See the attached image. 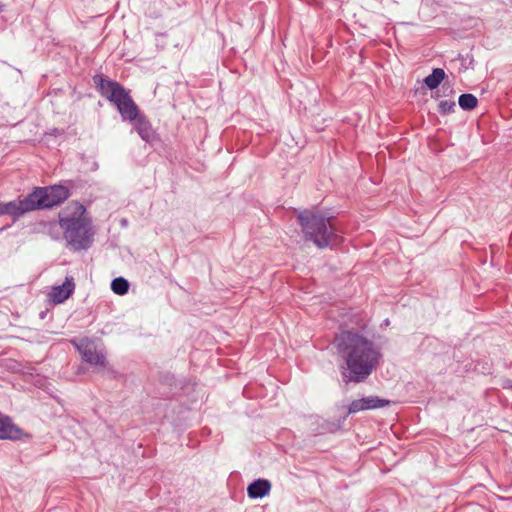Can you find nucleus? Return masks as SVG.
Returning <instances> with one entry per match:
<instances>
[{"instance_id":"obj_1","label":"nucleus","mask_w":512,"mask_h":512,"mask_svg":"<svg viewBox=\"0 0 512 512\" xmlns=\"http://www.w3.org/2000/svg\"><path fill=\"white\" fill-rule=\"evenodd\" d=\"M338 355L346 367H342L343 382H364L379 365L382 353L369 338L354 330H342L334 338Z\"/></svg>"},{"instance_id":"obj_2","label":"nucleus","mask_w":512,"mask_h":512,"mask_svg":"<svg viewBox=\"0 0 512 512\" xmlns=\"http://www.w3.org/2000/svg\"><path fill=\"white\" fill-rule=\"evenodd\" d=\"M92 79L100 95L117 108L123 121L133 123L134 129L143 141L151 145L159 141V135L153 129L151 122L140 112L139 107L124 86L102 74H96Z\"/></svg>"},{"instance_id":"obj_3","label":"nucleus","mask_w":512,"mask_h":512,"mask_svg":"<svg viewBox=\"0 0 512 512\" xmlns=\"http://www.w3.org/2000/svg\"><path fill=\"white\" fill-rule=\"evenodd\" d=\"M76 210V213L70 216L59 214L58 221L67 247L74 252L89 249L95 235L92 220L86 214V208L76 203Z\"/></svg>"},{"instance_id":"obj_4","label":"nucleus","mask_w":512,"mask_h":512,"mask_svg":"<svg viewBox=\"0 0 512 512\" xmlns=\"http://www.w3.org/2000/svg\"><path fill=\"white\" fill-rule=\"evenodd\" d=\"M303 237L319 249L332 247L338 243L339 236L334 225V217L313 210H304L297 216Z\"/></svg>"},{"instance_id":"obj_5","label":"nucleus","mask_w":512,"mask_h":512,"mask_svg":"<svg viewBox=\"0 0 512 512\" xmlns=\"http://www.w3.org/2000/svg\"><path fill=\"white\" fill-rule=\"evenodd\" d=\"M70 195V190L60 184L37 186L27 195V201L31 211L46 210L61 205Z\"/></svg>"},{"instance_id":"obj_6","label":"nucleus","mask_w":512,"mask_h":512,"mask_svg":"<svg viewBox=\"0 0 512 512\" xmlns=\"http://www.w3.org/2000/svg\"><path fill=\"white\" fill-rule=\"evenodd\" d=\"M31 438V434L17 426L10 416L0 412V440L27 442Z\"/></svg>"},{"instance_id":"obj_7","label":"nucleus","mask_w":512,"mask_h":512,"mask_svg":"<svg viewBox=\"0 0 512 512\" xmlns=\"http://www.w3.org/2000/svg\"><path fill=\"white\" fill-rule=\"evenodd\" d=\"M390 404L389 400L382 399L378 396H367L361 399L353 400L347 409V415L355 414L360 411L382 408Z\"/></svg>"},{"instance_id":"obj_8","label":"nucleus","mask_w":512,"mask_h":512,"mask_svg":"<svg viewBox=\"0 0 512 512\" xmlns=\"http://www.w3.org/2000/svg\"><path fill=\"white\" fill-rule=\"evenodd\" d=\"M32 212L30 209L27 196L24 198H18L13 201L0 203V215H9L13 221H17L24 214Z\"/></svg>"},{"instance_id":"obj_9","label":"nucleus","mask_w":512,"mask_h":512,"mask_svg":"<svg viewBox=\"0 0 512 512\" xmlns=\"http://www.w3.org/2000/svg\"><path fill=\"white\" fill-rule=\"evenodd\" d=\"M75 290V282L72 276H66L62 285L54 286L50 293V299L55 304L63 303Z\"/></svg>"},{"instance_id":"obj_10","label":"nucleus","mask_w":512,"mask_h":512,"mask_svg":"<svg viewBox=\"0 0 512 512\" xmlns=\"http://www.w3.org/2000/svg\"><path fill=\"white\" fill-rule=\"evenodd\" d=\"M82 358L90 365L105 367L107 364L106 355L98 351L93 344H87L80 349Z\"/></svg>"},{"instance_id":"obj_11","label":"nucleus","mask_w":512,"mask_h":512,"mask_svg":"<svg viewBox=\"0 0 512 512\" xmlns=\"http://www.w3.org/2000/svg\"><path fill=\"white\" fill-rule=\"evenodd\" d=\"M271 490V483L267 479H256L247 487L248 497L251 499L263 498L269 494Z\"/></svg>"},{"instance_id":"obj_12","label":"nucleus","mask_w":512,"mask_h":512,"mask_svg":"<svg viewBox=\"0 0 512 512\" xmlns=\"http://www.w3.org/2000/svg\"><path fill=\"white\" fill-rule=\"evenodd\" d=\"M445 78L446 73L442 68H434L431 74L424 78L423 82L428 89L434 90L438 88Z\"/></svg>"},{"instance_id":"obj_13","label":"nucleus","mask_w":512,"mask_h":512,"mask_svg":"<svg viewBox=\"0 0 512 512\" xmlns=\"http://www.w3.org/2000/svg\"><path fill=\"white\" fill-rule=\"evenodd\" d=\"M459 106L465 111H471L478 105L476 96L470 93L461 94L458 100Z\"/></svg>"},{"instance_id":"obj_14","label":"nucleus","mask_w":512,"mask_h":512,"mask_svg":"<svg viewBox=\"0 0 512 512\" xmlns=\"http://www.w3.org/2000/svg\"><path fill=\"white\" fill-rule=\"evenodd\" d=\"M111 290L117 295H125L129 290V282L123 277H117L111 282Z\"/></svg>"},{"instance_id":"obj_15","label":"nucleus","mask_w":512,"mask_h":512,"mask_svg":"<svg viewBox=\"0 0 512 512\" xmlns=\"http://www.w3.org/2000/svg\"><path fill=\"white\" fill-rule=\"evenodd\" d=\"M455 101L454 100H441L438 104V112L441 115H448L455 111Z\"/></svg>"},{"instance_id":"obj_16","label":"nucleus","mask_w":512,"mask_h":512,"mask_svg":"<svg viewBox=\"0 0 512 512\" xmlns=\"http://www.w3.org/2000/svg\"><path fill=\"white\" fill-rule=\"evenodd\" d=\"M347 416L348 415L346 414L345 416H343L342 418L337 419L336 421L327 422L326 429L329 432H331V433H334V432H337V431L341 430L343 425H344V422H345Z\"/></svg>"},{"instance_id":"obj_17","label":"nucleus","mask_w":512,"mask_h":512,"mask_svg":"<svg viewBox=\"0 0 512 512\" xmlns=\"http://www.w3.org/2000/svg\"><path fill=\"white\" fill-rule=\"evenodd\" d=\"M103 375L107 376L110 379H118L121 374L118 373L113 367L105 366L103 367Z\"/></svg>"},{"instance_id":"obj_18","label":"nucleus","mask_w":512,"mask_h":512,"mask_svg":"<svg viewBox=\"0 0 512 512\" xmlns=\"http://www.w3.org/2000/svg\"><path fill=\"white\" fill-rule=\"evenodd\" d=\"M443 93L445 94L446 91H449L450 93H453V89L450 86H446L445 84L442 86Z\"/></svg>"},{"instance_id":"obj_19","label":"nucleus","mask_w":512,"mask_h":512,"mask_svg":"<svg viewBox=\"0 0 512 512\" xmlns=\"http://www.w3.org/2000/svg\"><path fill=\"white\" fill-rule=\"evenodd\" d=\"M440 97L439 91H436L434 94H432V98L438 99Z\"/></svg>"},{"instance_id":"obj_20","label":"nucleus","mask_w":512,"mask_h":512,"mask_svg":"<svg viewBox=\"0 0 512 512\" xmlns=\"http://www.w3.org/2000/svg\"><path fill=\"white\" fill-rule=\"evenodd\" d=\"M49 228L50 230L51 229H56V224L53 222V223H49Z\"/></svg>"},{"instance_id":"obj_21","label":"nucleus","mask_w":512,"mask_h":512,"mask_svg":"<svg viewBox=\"0 0 512 512\" xmlns=\"http://www.w3.org/2000/svg\"><path fill=\"white\" fill-rule=\"evenodd\" d=\"M3 10V4L0 2V13L2 12Z\"/></svg>"}]
</instances>
